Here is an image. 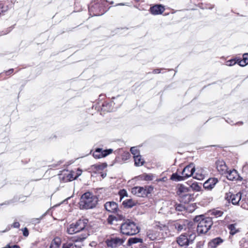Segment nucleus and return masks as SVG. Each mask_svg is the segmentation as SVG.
I'll return each instance as SVG.
<instances>
[{
    "label": "nucleus",
    "instance_id": "obj_1",
    "mask_svg": "<svg viewBox=\"0 0 248 248\" xmlns=\"http://www.w3.org/2000/svg\"><path fill=\"white\" fill-rule=\"evenodd\" d=\"M97 198L90 192H86L81 197L79 206L81 209H91L95 206Z\"/></svg>",
    "mask_w": 248,
    "mask_h": 248
},
{
    "label": "nucleus",
    "instance_id": "obj_2",
    "mask_svg": "<svg viewBox=\"0 0 248 248\" xmlns=\"http://www.w3.org/2000/svg\"><path fill=\"white\" fill-rule=\"evenodd\" d=\"M88 223V220L86 218H81L75 223L71 224L67 228L66 232L69 234L78 233L85 229Z\"/></svg>",
    "mask_w": 248,
    "mask_h": 248
},
{
    "label": "nucleus",
    "instance_id": "obj_3",
    "mask_svg": "<svg viewBox=\"0 0 248 248\" xmlns=\"http://www.w3.org/2000/svg\"><path fill=\"white\" fill-rule=\"evenodd\" d=\"M139 231L137 225L133 221L129 220H127L122 224L121 226V232L125 235H134L138 233Z\"/></svg>",
    "mask_w": 248,
    "mask_h": 248
},
{
    "label": "nucleus",
    "instance_id": "obj_4",
    "mask_svg": "<svg viewBox=\"0 0 248 248\" xmlns=\"http://www.w3.org/2000/svg\"><path fill=\"white\" fill-rule=\"evenodd\" d=\"M106 3L103 0H98L96 3L91 5L89 7V12L93 13V16H99L103 15L107 11L104 8Z\"/></svg>",
    "mask_w": 248,
    "mask_h": 248
},
{
    "label": "nucleus",
    "instance_id": "obj_5",
    "mask_svg": "<svg viewBox=\"0 0 248 248\" xmlns=\"http://www.w3.org/2000/svg\"><path fill=\"white\" fill-rule=\"evenodd\" d=\"M196 238V235L194 234L189 235V238L186 234H182L177 237L176 242L180 247H187L190 243L193 242Z\"/></svg>",
    "mask_w": 248,
    "mask_h": 248
},
{
    "label": "nucleus",
    "instance_id": "obj_6",
    "mask_svg": "<svg viewBox=\"0 0 248 248\" xmlns=\"http://www.w3.org/2000/svg\"><path fill=\"white\" fill-rule=\"evenodd\" d=\"M150 187L148 186H135L131 189V192L138 197H144L150 193Z\"/></svg>",
    "mask_w": 248,
    "mask_h": 248
},
{
    "label": "nucleus",
    "instance_id": "obj_7",
    "mask_svg": "<svg viewBox=\"0 0 248 248\" xmlns=\"http://www.w3.org/2000/svg\"><path fill=\"white\" fill-rule=\"evenodd\" d=\"M243 193L238 192L236 194H232L231 192L227 193L226 199L232 202L234 205L239 204L241 206V201L243 198Z\"/></svg>",
    "mask_w": 248,
    "mask_h": 248
},
{
    "label": "nucleus",
    "instance_id": "obj_8",
    "mask_svg": "<svg viewBox=\"0 0 248 248\" xmlns=\"http://www.w3.org/2000/svg\"><path fill=\"white\" fill-rule=\"evenodd\" d=\"M125 239L118 237H112L108 239L106 243L108 247L115 248L123 244Z\"/></svg>",
    "mask_w": 248,
    "mask_h": 248
},
{
    "label": "nucleus",
    "instance_id": "obj_9",
    "mask_svg": "<svg viewBox=\"0 0 248 248\" xmlns=\"http://www.w3.org/2000/svg\"><path fill=\"white\" fill-rule=\"evenodd\" d=\"M112 152L113 150L111 149L103 150L102 148H98L95 149L93 155L95 158L99 159L107 156Z\"/></svg>",
    "mask_w": 248,
    "mask_h": 248
},
{
    "label": "nucleus",
    "instance_id": "obj_10",
    "mask_svg": "<svg viewBox=\"0 0 248 248\" xmlns=\"http://www.w3.org/2000/svg\"><path fill=\"white\" fill-rule=\"evenodd\" d=\"M226 174L227 178L230 181H241L242 180V178L239 175L237 171L234 169L229 171L227 170Z\"/></svg>",
    "mask_w": 248,
    "mask_h": 248
},
{
    "label": "nucleus",
    "instance_id": "obj_11",
    "mask_svg": "<svg viewBox=\"0 0 248 248\" xmlns=\"http://www.w3.org/2000/svg\"><path fill=\"white\" fill-rule=\"evenodd\" d=\"M194 180L192 181V184L190 185L191 188L195 191H200L201 188L202 184L200 182H197L196 180L201 181L202 179V175H197L193 177Z\"/></svg>",
    "mask_w": 248,
    "mask_h": 248
},
{
    "label": "nucleus",
    "instance_id": "obj_12",
    "mask_svg": "<svg viewBox=\"0 0 248 248\" xmlns=\"http://www.w3.org/2000/svg\"><path fill=\"white\" fill-rule=\"evenodd\" d=\"M217 182L218 180L217 178H210L203 183V186L205 190H210L214 187Z\"/></svg>",
    "mask_w": 248,
    "mask_h": 248
},
{
    "label": "nucleus",
    "instance_id": "obj_13",
    "mask_svg": "<svg viewBox=\"0 0 248 248\" xmlns=\"http://www.w3.org/2000/svg\"><path fill=\"white\" fill-rule=\"evenodd\" d=\"M165 10V7L162 5L155 4L150 7V12L153 15H158L162 14Z\"/></svg>",
    "mask_w": 248,
    "mask_h": 248
},
{
    "label": "nucleus",
    "instance_id": "obj_14",
    "mask_svg": "<svg viewBox=\"0 0 248 248\" xmlns=\"http://www.w3.org/2000/svg\"><path fill=\"white\" fill-rule=\"evenodd\" d=\"M216 164L217 171L222 175L226 174L228 168L225 162L223 160H218Z\"/></svg>",
    "mask_w": 248,
    "mask_h": 248
},
{
    "label": "nucleus",
    "instance_id": "obj_15",
    "mask_svg": "<svg viewBox=\"0 0 248 248\" xmlns=\"http://www.w3.org/2000/svg\"><path fill=\"white\" fill-rule=\"evenodd\" d=\"M195 167L193 164H191L184 168L182 172V174L185 179L191 176L195 171Z\"/></svg>",
    "mask_w": 248,
    "mask_h": 248
},
{
    "label": "nucleus",
    "instance_id": "obj_16",
    "mask_svg": "<svg viewBox=\"0 0 248 248\" xmlns=\"http://www.w3.org/2000/svg\"><path fill=\"white\" fill-rule=\"evenodd\" d=\"M105 209L111 213H117L118 211V205L114 202H108L105 204Z\"/></svg>",
    "mask_w": 248,
    "mask_h": 248
},
{
    "label": "nucleus",
    "instance_id": "obj_17",
    "mask_svg": "<svg viewBox=\"0 0 248 248\" xmlns=\"http://www.w3.org/2000/svg\"><path fill=\"white\" fill-rule=\"evenodd\" d=\"M159 232L155 228L148 230L146 232L147 238L151 241H154L157 239Z\"/></svg>",
    "mask_w": 248,
    "mask_h": 248
},
{
    "label": "nucleus",
    "instance_id": "obj_18",
    "mask_svg": "<svg viewBox=\"0 0 248 248\" xmlns=\"http://www.w3.org/2000/svg\"><path fill=\"white\" fill-rule=\"evenodd\" d=\"M189 188L186 186H185L183 185H180L177 187V190L176 191L177 195L178 196V198L183 197L186 194L189 193Z\"/></svg>",
    "mask_w": 248,
    "mask_h": 248
},
{
    "label": "nucleus",
    "instance_id": "obj_19",
    "mask_svg": "<svg viewBox=\"0 0 248 248\" xmlns=\"http://www.w3.org/2000/svg\"><path fill=\"white\" fill-rule=\"evenodd\" d=\"M190 223L187 220H184L180 222H176L174 224L173 226L178 232H180L183 230L186 229V225H190Z\"/></svg>",
    "mask_w": 248,
    "mask_h": 248
},
{
    "label": "nucleus",
    "instance_id": "obj_20",
    "mask_svg": "<svg viewBox=\"0 0 248 248\" xmlns=\"http://www.w3.org/2000/svg\"><path fill=\"white\" fill-rule=\"evenodd\" d=\"M212 225V222L210 218H202V233L204 232L205 233L207 232V231L210 229Z\"/></svg>",
    "mask_w": 248,
    "mask_h": 248
},
{
    "label": "nucleus",
    "instance_id": "obj_21",
    "mask_svg": "<svg viewBox=\"0 0 248 248\" xmlns=\"http://www.w3.org/2000/svg\"><path fill=\"white\" fill-rule=\"evenodd\" d=\"M223 242V239H222L220 237H217L215 239H212L209 243V246L211 248H216L220 244H221Z\"/></svg>",
    "mask_w": 248,
    "mask_h": 248
},
{
    "label": "nucleus",
    "instance_id": "obj_22",
    "mask_svg": "<svg viewBox=\"0 0 248 248\" xmlns=\"http://www.w3.org/2000/svg\"><path fill=\"white\" fill-rule=\"evenodd\" d=\"M241 206L244 209L248 210V193H243V198L241 201Z\"/></svg>",
    "mask_w": 248,
    "mask_h": 248
},
{
    "label": "nucleus",
    "instance_id": "obj_23",
    "mask_svg": "<svg viewBox=\"0 0 248 248\" xmlns=\"http://www.w3.org/2000/svg\"><path fill=\"white\" fill-rule=\"evenodd\" d=\"M137 202V201L130 199L124 201L123 202V204L125 207L131 208L136 205Z\"/></svg>",
    "mask_w": 248,
    "mask_h": 248
},
{
    "label": "nucleus",
    "instance_id": "obj_24",
    "mask_svg": "<svg viewBox=\"0 0 248 248\" xmlns=\"http://www.w3.org/2000/svg\"><path fill=\"white\" fill-rule=\"evenodd\" d=\"M107 165L106 164H96L92 166V170L95 172H99L100 171H102L105 168H106Z\"/></svg>",
    "mask_w": 248,
    "mask_h": 248
},
{
    "label": "nucleus",
    "instance_id": "obj_25",
    "mask_svg": "<svg viewBox=\"0 0 248 248\" xmlns=\"http://www.w3.org/2000/svg\"><path fill=\"white\" fill-rule=\"evenodd\" d=\"M228 228L230 230V234L233 235L238 232L239 231L237 228L236 224H232L228 226Z\"/></svg>",
    "mask_w": 248,
    "mask_h": 248
},
{
    "label": "nucleus",
    "instance_id": "obj_26",
    "mask_svg": "<svg viewBox=\"0 0 248 248\" xmlns=\"http://www.w3.org/2000/svg\"><path fill=\"white\" fill-rule=\"evenodd\" d=\"M192 197L191 195L189 193H188L183 197L179 198V200L181 202H183L184 203H188L192 200Z\"/></svg>",
    "mask_w": 248,
    "mask_h": 248
},
{
    "label": "nucleus",
    "instance_id": "obj_27",
    "mask_svg": "<svg viewBox=\"0 0 248 248\" xmlns=\"http://www.w3.org/2000/svg\"><path fill=\"white\" fill-rule=\"evenodd\" d=\"M238 63L241 66H245L248 64V53L243 54V59L239 61Z\"/></svg>",
    "mask_w": 248,
    "mask_h": 248
},
{
    "label": "nucleus",
    "instance_id": "obj_28",
    "mask_svg": "<svg viewBox=\"0 0 248 248\" xmlns=\"http://www.w3.org/2000/svg\"><path fill=\"white\" fill-rule=\"evenodd\" d=\"M202 219V215H200V216H196L194 219V221L195 222H198L199 221H200V222L199 223V224L197 225V232H198V233L200 234L201 233H202V226L200 225V224H201V220Z\"/></svg>",
    "mask_w": 248,
    "mask_h": 248
},
{
    "label": "nucleus",
    "instance_id": "obj_29",
    "mask_svg": "<svg viewBox=\"0 0 248 248\" xmlns=\"http://www.w3.org/2000/svg\"><path fill=\"white\" fill-rule=\"evenodd\" d=\"M135 165L136 166H141L144 163V160L141 158L140 155L135 156L134 158Z\"/></svg>",
    "mask_w": 248,
    "mask_h": 248
},
{
    "label": "nucleus",
    "instance_id": "obj_30",
    "mask_svg": "<svg viewBox=\"0 0 248 248\" xmlns=\"http://www.w3.org/2000/svg\"><path fill=\"white\" fill-rule=\"evenodd\" d=\"M140 179L144 181H151L154 178V175L153 174L144 173L140 176Z\"/></svg>",
    "mask_w": 248,
    "mask_h": 248
},
{
    "label": "nucleus",
    "instance_id": "obj_31",
    "mask_svg": "<svg viewBox=\"0 0 248 248\" xmlns=\"http://www.w3.org/2000/svg\"><path fill=\"white\" fill-rule=\"evenodd\" d=\"M170 179L176 182L183 181L185 179L183 175L182 176L178 175L177 173H173L171 176Z\"/></svg>",
    "mask_w": 248,
    "mask_h": 248
},
{
    "label": "nucleus",
    "instance_id": "obj_32",
    "mask_svg": "<svg viewBox=\"0 0 248 248\" xmlns=\"http://www.w3.org/2000/svg\"><path fill=\"white\" fill-rule=\"evenodd\" d=\"M77 178L75 171H71L66 176V180L68 181H72Z\"/></svg>",
    "mask_w": 248,
    "mask_h": 248
},
{
    "label": "nucleus",
    "instance_id": "obj_33",
    "mask_svg": "<svg viewBox=\"0 0 248 248\" xmlns=\"http://www.w3.org/2000/svg\"><path fill=\"white\" fill-rule=\"evenodd\" d=\"M142 239L139 238H131L128 240V243L130 245L138 243H142Z\"/></svg>",
    "mask_w": 248,
    "mask_h": 248
},
{
    "label": "nucleus",
    "instance_id": "obj_34",
    "mask_svg": "<svg viewBox=\"0 0 248 248\" xmlns=\"http://www.w3.org/2000/svg\"><path fill=\"white\" fill-rule=\"evenodd\" d=\"M119 195L120 196V200L121 201L124 197H127L128 196L127 191L125 189H124L120 190V191L119 192Z\"/></svg>",
    "mask_w": 248,
    "mask_h": 248
},
{
    "label": "nucleus",
    "instance_id": "obj_35",
    "mask_svg": "<svg viewBox=\"0 0 248 248\" xmlns=\"http://www.w3.org/2000/svg\"><path fill=\"white\" fill-rule=\"evenodd\" d=\"M223 214V212L222 211L218 210H214L212 211L211 213V214L215 216L216 217L222 216Z\"/></svg>",
    "mask_w": 248,
    "mask_h": 248
},
{
    "label": "nucleus",
    "instance_id": "obj_36",
    "mask_svg": "<svg viewBox=\"0 0 248 248\" xmlns=\"http://www.w3.org/2000/svg\"><path fill=\"white\" fill-rule=\"evenodd\" d=\"M175 209L177 211H183L186 210V207L181 204H175Z\"/></svg>",
    "mask_w": 248,
    "mask_h": 248
},
{
    "label": "nucleus",
    "instance_id": "obj_37",
    "mask_svg": "<svg viewBox=\"0 0 248 248\" xmlns=\"http://www.w3.org/2000/svg\"><path fill=\"white\" fill-rule=\"evenodd\" d=\"M61 243V241L60 238L58 237L55 238L52 242H51V244L53 245H55L56 246H57V247L59 248L60 244Z\"/></svg>",
    "mask_w": 248,
    "mask_h": 248
},
{
    "label": "nucleus",
    "instance_id": "obj_38",
    "mask_svg": "<svg viewBox=\"0 0 248 248\" xmlns=\"http://www.w3.org/2000/svg\"><path fill=\"white\" fill-rule=\"evenodd\" d=\"M130 151L133 155L134 158H135V156H138L140 155L139 150L135 147H131L130 149Z\"/></svg>",
    "mask_w": 248,
    "mask_h": 248
},
{
    "label": "nucleus",
    "instance_id": "obj_39",
    "mask_svg": "<svg viewBox=\"0 0 248 248\" xmlns=\"http://www.w3.org/2000/svg\"><path fill=\"white\" fill-rule=\"evenodd\" d=\"M76 246L72 243H67L63 244L62 248H75Z\"/></svg>",
    "mask_w": 248,
    "mask_h": 248
},
{
    "label": "nucleus",
    "instance_id": "obj_40",
    "mask_svg": "<svg viewBox=\"0 0 248 248\" xmlns=\"http://www.w3.org/2000/svg\"><path fill=\"white\" fill-rule=\"evenodd\" d=\"M130 154L129 152H124L123 153L122 155V159L124 160H126L130 158Z\"/></svg>",
    "mask_w": 248,
    "mask_h": 248
},
{
    "label": "nucleus",
    "instance_id": "obj_41",
    "mask_svg": "<svg viewBox=\"0 0 248 248\" xmlns=\"http://www.w3.org/2000/svg\"><path fill=\"white\" fill-rule=\"evenodd\" d=\"M236 62L235 61V60L232 59L229 61H227L226 62V65L228 66H231L234 65Z\"/></svg>",
    "mask_w": 248,
    "mask_h": 248
},
{
    "label": "nucleus",
    "instance_id": "obj_42",
    "mask_svg": "<svg viewBox=\"0 0 248 248\" xmlns=\"http://www.w3.org/2000/svg\"><path fill=\"white\" fill-rule=\"evenodd\" d=\"M116 219V217H114L113 216H109L108 218V222L109 224H112L113 223V221Z\"/></svg>",
    "mask_w": 248,
    "mask_h": 248
},
{
    "label": "nucleus",
    "instance_id": "obj_43",
    "mask_svg": "<svg viewBox=\"0 0 248 248\" xmlns=\"http://www.w3.org/2000/svg\"><path fill=\"white\" fill-rule=\"evenodd\" d=\"M3 248H20V247L17 245H11L8 244L6 245Z\"/></svg>",
    "mask_w": 248,
    "mask_h": 248
},
{
    "label": "nucleus",
    "instance_id": "obj_44",
    "mask_svg": "<svg viewBox=\"0 0 248 248\" xmlns=\"http://www.w3.org/2000/svg\"><path fill=\"white\" fill-rule=\"evenodd\" d=\"M89 235V234L87 232L86 233H84V234L82 235V236L79 237L77 241H82L83 240L85 239L87 237V236Z\"/></svg>",
    "mask_w": 248,
    "mask_h": 248
},
{
    "label": "nucleus",
    "instance_id": "obj_45",
    "mask_svg": "<svg viewBox=\"0 0 248 248\" xmlns=\"http://www.w3.org/2000/svg\"><path fill=\"white\" fill-rule=\"evenodd\" d=\"M76 176L77 177V178L81 175L82 174V170L80 169H78L76 171H75Z\"/></svg>",
    "mask_w": 248,
    "mask_h": 248
},
{
    "label": "nucleus",
    "instance_id": "obj_46",
    "mask_svg": "<svg viewBox=\"0 0 248 248\" xmlns=\"http://www.w3.org/2000/svg\"><path fill=\"white\" fill-rule=\"evenodd\" d=\"M14 72V69L12 68L6 71L5 72V74L7 76L10 75L11 74H13Z\"/></svg>",
    "mask_w": 248,
    "mask_h": 248
},
{
    "label": "nucleus",
    "instance_id": "obj_47",
    "mask_svg": "<svg viewBox=\"0 0 248 248\" xmlns=\"http://www.w3.org/2000/svg\"><path fill=\"white\" fill-rule=\"evenodd\" d=\"M13 226L14 228H18L20 226L19 223L18 222H15L13 224Z\"/></svg>",
    "mask_w": 248,
    "mask_h": 248
},
{
    "label": "nucleus",
    "instance_id": "obj_48",
    "mask_svg": "<svg viewBox=\"0 0 248 248\" xmlns=\"http://www.w3.org/2000/svg\"><path fill=\"white\" fill-rule=\"evenodd\" d=\"M161 69H155L153 71V73L155 74H159V73H160L161 72Z\"/></svg>",
    "mask_w": 248,
    "mask_h": 248
},
{
    "label": "nucleus",
    "instance_id": "obj_49",
    "mask_svg": "<svg viewBox=\"0 0 248 248\" xmlns=\"http://www.w3.org/2000/svg\"><path fill=\"white\" fill-rule=\"evenodd\" d=\"M23 235L25 236H27L29 235L28 231L27 228H25L23 231Z\"/></svg>",
    "mask_w": 248,
    "mask_h": 248
},
{
    "label": "nucleus",
    "instance_id": "obj_50",
    "mask_svg": "<svg viewBox=\"0 0 248 248\" xmlns=\"http://www.w3.org/2000/svg\"><path fill=\"white\" fill-rule=\"evenodd\" d=\"M50 248H59L58 247H57V246H56L55 245H52L51 243V245L50 246Z\"/></svg>",
    "mask_w": 248,
    "mask_h": 248
},
{
    "label": "nucleus",
    "instance_id": "obj_51",
    "mask_svg": "<svg viewBox=\"0 0 248 248\" xmlns=\"http://www.w3.org/2000/svg\"><path fill=\"white\" fill-rule=\"evenodd\" d=\"M107 175V174L106 173H102L101 176L103 178H105Z\"/></svg>",
    "mask_w": 248,
    "mask_h": 248
},
{
    "label": "nucleus",
    "instance_id": "obj_52",
    "mask_svg": "<svg viewBox=\"0 0 248 248\" xmlns=\"http://www.w3.org/2000/svg\"><path fill=\"white\" fill-rule=\"evenodd\" d=\"M124 218V217L123 216H120V219H122Z\"/></svg>",
    "mask_w": 248,
    "mask_h": 248
},
{
    "label": "nucleus",
    "instance_id": "obj_53",
    "mask_svg": "<svg viewBox=\"0 0 248 248\" xmlns=\"http://www.w3.org/2000/svg\"><path fill=\"white\" fill-rule=\"evenodd\" d=\"M238 124H243V123L240 122H239Z\"/></svg>",
    "mask_w": 248,
    "mask_h": 248
},
{
    "label": "nucleus",
    "instance_id": "obj_54",
    "mask_svg": "<svg viewBox=\"0 0 248 248\" xmlns=\"http://www.w3.org/2000/svg\"><path fill=\"white\" fill-rule=\"evenodd\" d=\"M119 5H124V4L123 3H120V4H119Z\"/></svg>",
    "mask_w": 248,
    "mask_h": 248
}]
</instances>
